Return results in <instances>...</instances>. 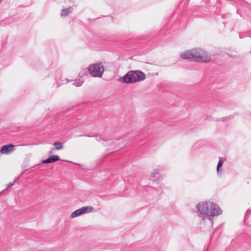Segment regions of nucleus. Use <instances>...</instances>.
Masks as SVG:
<instances>
[{
    "label": "nucleus",
    "mask_w": 251,
    "mask_h": 251,
    "mask_svg": "<svg viewBox=\"0 0 251 251\" xmlns=\"http://www.w3.org/2000/svg\"><path fill=\"white\" fill-rule=\"evenodd\" d=\"M70 12H71V10L69 8H67V9H63L61 11V15L62 16H66Z\"/></svg>",
    "instance_id": "11"
},
{
    "label": "nucleus",
    "mask_w": 251,
    "mask_h": 251,
    "mask_svg": "<svg viewBox=\"0 0 251 251\" xmlns=\"http://www.w3.org/2000/svg\"><path fill=\"white\" fill-rule=\"evenodd\" d=\"M60 159L59 156L57 155H50L47 159L42 161L44 164L51 163L58 161Z\"/></svg>",
    "instance_id": "7"
},
{
    "label": "nucleus",
    "mask_w": 251,
    "mask_h": 251,
    "mask_svg": "<svg viewBox=\"0 0 251 251\" xmlns=\"http://www.w3.org/2000/svg\"><path fill=\"white\" fill-rule=\"evenodd\" d=\"M197 207L201 213L208 216H215L221 213V210L218 206L212 202H201L199 203Z\"/></svg>",
    "instance_id": "2"
},
{
    "label": "nucleus",
    "mask_w": 251,
    "mask_h": 251,
    "mask_svg": "<svg viewBox=\"0 0 251 251\" xmlns=\"http://www.w3.org/2000/svg\"><path fill=\"white\" fill-rule=\"evenodd\" d=\"M180 55L183 59L201 63H208L212 60L211 55L202 49H194L187 50L182 52Z\"/></svg>",
    "instance_id": "1"
},
{
    "label": "nucleus",
    "mask_w": 251,
    "mask_h": 251,
    "mask_svg": "<svg viewBox=\"0 0 251 251\" xmlns=\"http://www.w3.org/2000/svg\"><path fill=\"white\" fill-rule=\"evenodd\" d=\"M145 78V74L139 71H130L123 77H120L118 81L125 83H133L142 81Z\"/></svg>",
    "instance_id": "3"
},
{
    "label": "nucleus",
    "mask_w": 251,
    "mask_h": 251,
    "mask_svg": "<svg viewBox=\"0 0 251 251\" xmlns=\"http://www.w3.org/2000/svg\"><path fill=\"white\" fill-rule=\"evenodd\" d=\"M80 215H81L80 210V209H78L72 213V214L71 215V218H74L77 217Z\"/></svg>",
    "instance_id": "10"
},
{
    "label": "nucleus",
    "mask_w": 251,
    "mask_h": 251,
    "mask_svg": "<svg viewBox=\"0 0 251 251\" xmlns=\"http://www.w3.org/2000/svg\"><path fill=\"white\" fill-rule=\"evenodd\" d=\"M53 147L54 148V150L56 151H58L62 149L63 148V144L60 142H55L53 144Z\"/></svg>",
    "instance_id": "9"
},
{
    "label": "nucleus",
    "mask_w": 251,
    "mask_h": 251,
    "mask_svg": "<svg viewBox=\"0 0 251 251\" xmlns=\"http://www.w3.org/2000/svg\"><path fill=\"white\" fill-rule=\"evenodd\" d=\"M222 163L221 161V160L219 161L218 164V166H217V171H219V169L222 167Z\"/></svg>",
    "instance_id": "12"
},
{
    "label": "nucleus",
    "mask_w": 251,
    "mask_h": 251,
    "mask_svg": "<svg viewBox=\"0 0 251 251\" xmlns=\"http://www.w3.org/2000/svg\"><path fill=\"white\" fill-rule=\"evenodd\" d=\"M93 210L92 206H85L80 208L81 214H84L91 212Z\"/></svg>",
    "instance_id": "8"
},
{
    "label": "nucleus",
    "mask_w": 251,
    "mask_h": 251,
    "mask_svg": "<svg viewBox=\"0 0 251 251\" xmlns=\"http://www.w3.org/2000/svg\"><path fill=\"white\" fill-rule=\"evenodd\" d=\"M97 140L96 138L84 137L80 139L79 143L82 146L95 145Z\"/></svg>",
    "instance_id": "5"
},
{
    "label": "nucleus",
    "mask_w": 251,
    "mask_h": 251,
    "mask_svg": "<svg viewBox=\"0 0 251 251\" xmlns=\"http://www.w3.org/2000/svg\"><path fill=\"white\" fill-rule=\"evenodd\" d=\"M89 73L94 77H101L104 71V68L101 63L92 64L88 67Z\"/></svg>",
    "instance_id": "4"
},
{
    "label": "nucleus",
    "mask_w": 251,
    "mask_h": 251,
    "mask_svg": "<svg viewBox=\"0 0 251 251\" xmlns=\"http://www.w3.org/2000/svg\"><path fill=\"white\" fill-rule=\"evenodd\" d=\"M14 150V146L12 144H8L2 146L0 150L1 154H8Z\"/></svg>",
    "instance_id": "6"
},
{
    "label": "nucleus",
    "mask_w": 251,
    "mask_h": 251,
    "mask_svg": "<svg viewBox=\"0 0 251 251\" xmlns=\"http://www.w3.org/2000/svg\"><path fill=\"white\" fill-rule=\"evenodd\" d=\"M14 183H10L7 184V188L10 187L13 185Z\"/></svg>",
    "instance_id": "13"
}]
</instances>
